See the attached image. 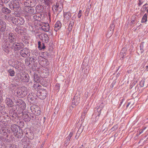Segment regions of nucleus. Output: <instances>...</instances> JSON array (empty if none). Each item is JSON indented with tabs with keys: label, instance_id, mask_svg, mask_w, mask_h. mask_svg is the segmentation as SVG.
<instances>
[{
	"label": "nucleus",
	"instance_id": "obj_1",
	"mask_svg": "<svg viewBox=\"0 0 148 148\" xmlns=\"http://www.w3.org/2000/svg\"><path fill=\"white\" fill-rule=\"evenodd\" d=\"M32 2L30 0H27L24 4L25 7L24 8V10L25 12L30 14H33L34 13V10L32 8L34 6V5L31 4Z\"/></svg>",
	"mask_w": 148,
	"mask_h": 148
},
{
	"label": "nucleus",
	"instance_id": "obj_2",
	"mask_svg": "<svg viewBox=\"0 0 148 148\" xmlns=\"http://www.w3.org/2000/svg\"><path fill=\"white\" fill-rule=\"evenodd\" d=\"M15 106L17 110L20 111V112H22L26 108V104L23 101L19 100L15 103Z\"/></svg>",
	"mask_w": 148,
	"mask_h": 148
},
{
	"label": "nucleus",
	"instance_id": "obj_3",
	"mask_svg": "<svg viewBox=\"0 0 148 148\" xmlns=\"http://www.w3.org/2000/svg\"><path fill=\"white\" fill-rule=\"evenodd\" d=\"M9 6L11 10L16 11L20 7L19 2L17 0H11L9 3Z\"/></svg>",
	"mask_w": 148,
	"mask_h": 148
},
{
	"label": "nucleus",
	"instance_id": "obj_4",
	"mask_svg": "<svg viewBox=\"0 0 148 148\" xmlns=\"http://www.w3.org/2000/svg\"><path fill=\"white\" fill-rule=\"evenodd\" d=\"M17 127L18 128V127L17 125H13L11 126V130L14 133H16V135H18V136H17L18 138H21L23 136V132L20 129H19V132H18Z\"/></svg>",
	"mask_w": 148,
	"mask_h": 148
},
{
	"label": "nucleus",
	"instance_id": "obj_5",
	"mask_svg": "<svg viewBox=\"0 0 148 148\" xmlns=\"http://www.w3.org/2000/svg\"><path fill=\"white\" fill-rule=\"evenodd\" d=\"M47 92L46 90L41 89L38 91L37 96L41 99H44L46 97Z\"/></svg>",
	"mask_w": 148,
	"mask_h": 148
},
{
	"label": "nucleus",
	"instance_id": "obj_6",
	"mask_svg": "<svg viewBox=\"0 0 148 148\" xmlns=\"http://www.w3.org/2000/svg\"><path fill=\"white\" fill-rule=\"evenodd\" d=\"M24 44L22 42H14L12 45L11 48L13 50L18 51L24 47Z\"/></svg>",
	"mask_w": 148,
	"mask_h": 148
},
{
	"label": "nucleus",
	"instance_id": "obj_7",
	"mask_svg": "<svg viewBox=\"0 0 148 148\" xmlns=\"http://www.w3.org/2000/svg\"><path fill=\"white\" fill-rule=\"evenodd\" d=\"M20 54L21 56L25 58L30 56V52L29 49L25 48L20 51Z\"/></svg>",
	"mask_w": 148,
	"mask_h": 148
},
{
	"label": "nucleus",
	"instance_id": "obj_8",
	"mask_svg": "<svg viewBox=\"0 0 148 148\" xmlns=\"http://www.w3.org/2000/svg\"><path fill=\"white\" fill-rule=\"evenodd\" d=\"M30 109L32 112L34 114H36L38 115L40 114L41 111L40 108L38 106L34 105L31 106Z\"/></svg>",
	"mask_w": 148,
	"mask_h": 148
},
{
	"label": "nucleus",
	"instance_id": "obj_9",
	"mask_svg": "<svg viewBox=\"0 0 148 148\" xmlns=\"http://www.w3.org/2000/svg\"><path fill=\"white\" fill-rule=\"evenodd\" d=\"M62 4L61 2H57L56 5H54L52 7L53 10L54 9L55 10L58 11L59 12L62 11Z\"/></svg>",
	"mask_w": 148,
	"mask_h": 148
},
{
	"label": "nucleus",
	"instance_id": "obj_10",
	"mask_svg": "<svg viewBox=\"0 0 148 148\" xmlns=\"http://www.w3.org/2000/svg\"><path fill=\"white\" fill-rule=\"evenodd\" d=\"M9 45L8 43L6 42L4 43L2 46V49L6 54H8L10 51Z\"/></svg>",
	"mask_w": 148,
	"mask_h": 148
},
{
	"label": "nucleus",
	"instance_id": "obj_11",
	"mask_svg": "<svg viewBox=\"0 0 148 148\" xmlns=\"http://www.w3.org/2000/svg\"><path fill=\"white\" fill-rule=\"evenodd\" d=\"M8 40L10 42L13 43L16 41V37L14 34L12 33H10L8 34Z\"/></svg>",
	"mask_w": 148,
	"mask_h": 148
},
{
	"label": "nucleus",
	"instance_id": "obj_12",
	"mask_svg": "<svg viewBox=\"0 0 148 148\" xmlns=\"http://www.w3.org/2000/svg\"><path fill=\"white\" fill-rule=\"evenodd\" d=\"M6 27V24L5 21L0 19V30L1 32L4 31Z\"/></svg>",
	"mask_w": 148,
	"mask_h": 148
},
{
	"label": "nucleus",
	"instance_id": "obj_13",
	"mask_svg": "<svg viewBox=\"0 0 148 148\" xmlns=\"http://www.w3.org/2000/svg\"><path fill=\"white\" fill-rule=\"evenodd\" d=\"M25 28L21 26H17L15 29L16 32L19 34H22L24 32Z\"/></svg>",
	"mask_w": 148,
	"mask_h": 148
},
{
	"label": "nucleus",
	"instance_id": "obj_14",
	"mask_svg": "<svg viewBox=\"0 0 148 148\" xmlns=\"http://www.w3.org/2000/svg\"><path fill=\"white\" fill-rule=\"evenodd\" d=\"M9 63L12 66L16 69L18 67L19 62L17 60H13V61L11 60L9 61Z\"/></svg>",
	"mask_w": 148,
	"mask_h": 148
},
{
	"label": "nucleus",
	"instance_id": "obj_15",
	"mask_svg": "<svg viewBox=\"0 0 148 148\" xmlns=\"http://www.w3.org/2000/svg\"><path fill=\"white\" fill-rule=\"evenodd\" d=\"M61 26L62 24L60 21H57L54 26V30L56 32H57L61 28Z\"/></svg>",
	"mask_w": 148,
	"mask_h": 148
},
{
	"label": "nucleus",
	"instance_id": "obj_16",
	"mask_svg": "<svg viewBox=\"0 0 148 148\" xmlns=\"http://www.w3.org/2000/svg\"><path fill=\"white\" fill-rule=\"evenodd\" d=\"M63 16L65 20H69L71 17V14L69 12H64Z\"/></svg>",
	"mask_w": 148,
	"mask_h": 148
},
{
	"label": "nucleus",
	"instance_id": "obj_17",
	"mask_svg": "<svg viewBox=\"0 0 148 148\" xmlns=\"http://www.w3.org/2000/svg\"><path fill=\"white\" fill-rule=\"evenodd\" d=\"M42 28L44 31L48 32L49 29V25L48 23H44L43 24Z\"/></svg>",
	"mask_w": 148,
	"mask_h": 148
},
{
	"label": "nucleus",
	"instance_id": "obj_18",
	"mask_svg": "<svg viewBox=\"0 0 148 148\" xmlns=\"http://www.w3.org/2000/svg\"><path fill=\"white\" fill-rule=\"evenodd\" d=\"M24 77H23L21 81L23 82H29V77L27 73H25L24 75Z\"/></svg>",
	"mask_w": 148,
	"mask_h": 148
},
{
	"label": "nucleus",
	"instance_id": "obj_19",
	"mask_svg": "<svg viewBox=\"0 0 148 148\" xmlns=\"http://www.w3.org/2000/svg\"><path fill=\"white\" fill-rule=\"evenodd\" d=\"M8 133V130L6 128H2L0 130V133L4 136L6 135Z\"/></svg>",
	"mask_w": 148,
	"mask_h": 148
},
{
	"label": "nucleus",
	"instance_id": "obj_20",
	"mask_svg": "<svg viewBox=\"0 0 148 148\" xmlns=\"http://www.w3.org/2000/svg\"><path fill=\"white\" fill-rule=\"evenodd\" d=\"M140 52L142 53L145 50L147 49V44L144 43H142L140 45Z\"/></svg>",
	"mask_w": 148,
	"mask_h": 148
},
{
	"label": "nucleus",
	"instance_id": "obj_21",
	"mask_svg": "<svg viewBox=\"0 0 148 148\" xmlns=\"http://www.w3.org/2000/svg\"><path fill=\"white\" fill-rule=\"evenodd\" d=\"M42 40L46 43H47L49 40V37L47 34H44L41 35Z\"/></svg>",
	"mask_w": 148,
	"mask_h": 148
},
{
	"label": "nucleus",
	"instance_id": "obj_22",
	"mask_svg": "<svg viewBox=\"0 0 148 148\" xmlns=\"http://www.w3.org/2000/svg\"><path fill=\"white\" fill-rule=\"evenodd\" d=\"M21 93L24 95H26L27 93V88L25 86H23L21 88Z\"/></svg>",
	"mask_w": 148,
	"mask_h": 148
},
{
	"label": "nucleus",
	"instance_id": "obj_23",
	"mask_svg": "<svg viewBox=\"0 0 148 148\" xmlns=\"http://www.w3.org/2000/svg\"><path fill=\"white\" fill-rule=\"evenodd\" d=\"M25 21L24 19L21 17H18V25H22L24 24Z\"/></svg>",
	"mask_w": 148,
	"mask_h": 148
},
{
	"label": "nucleus",
	"instance_id": "obj_24",
	"mask_svg": "<svg viewBox=\"0 0 148 148\" xmlns=\"http://www.w3.org/2000/svg\"><path fill=\"white\" fill-rule=\"evenodd\" d=\"M36 60V58L34 56L30 57L29 58L30 64V63L34 64Z\"/></svg>",
	"mask_w": 148,
	"mask_h": 148
},
{
	"label": "nucleus",
	"instance_id": "obj_25",
	"mask_svg": "<svg viewBox=\"0 0 148 148\" xmlns=\"http://www.w3.org/2000/svg\"><path fill=\"white\" fill-rule=\"evenodd\" d=\"M22 75L23 74L21 73H18L16 74V76L15 77L16 79L17 80H22V79L23 78V76Z\"/></svg>",
	"mask_w": 148,
	"mask_h": 148
},
{
	"label": "nucleus",
	"instance_id": "obj_26",
	"mask_svg": "<svg viewBox=\"0 0 148 148\" xmlns=\"http://www.w3.org/2000/svg\"><path fill=\"white\" fill-rule=\"evenodd\" d=\"M40 77L37 74H35L34 76V81L37 82H38L40 81Z\"/></svg>",
	"mask_w": 148,
	"mask_h": 148
},
{
	"label": "nucleus",
	"instance_id": "obj_27",
	"mask_svg": "<svg viewBox=\"0 0 148 148\" xmlns=\"http://www.w3.org/2000/svg\"><path fill=\"white\" fill-rule=\"evenodd\" d=\"M23 117L25 121H29L30 120V118L27 114H23Z\"/></svg>",
	"mask_w": 148,
	"mask_h": 148
},
{
	"label": "nucleus",
	"instance_id": "obj_28",
	"mask_svg": "<svg viewBox=\"0 0 148 148\" xmlns=\"http://www.w3.org/2000/svg\"><path fill=\"white\" fill-rule=\"evenodd\" d=\"M147 21V15L145 14L143 17L142 20L141 21L142 23L146 22Z\"/></svg>",
	"mask_w": 148,
	"mask_h": 148
},
{
	"label": "nucleus",
	"instance_id": "obj_29",
	"mask_svg": "<svg viewBox=\"0 0 148 148\" xmlns=\"http://www.w3.org/2000/svg\"><path fill=\"white\" fill-rule=\"evenodd\" d=\"M12 21L13 23L16 25H18V17L14 18L12 19Z\"/></svg>",
	"mask_w": 148,
	"mask_h": 148
},
{
	"label": "nucleus",
	"instance_id": "obj_30",
	"mask_svg": "<svg viewBox=\"0 0 148 148\" xmlns=\"http://www.w3.org/2000/svg\"><path fill=\"white\" fill-rule=\"evenodd\" d=\"M8 72L10 74V76L12 77L14 76L15 72L13 70L10 69L8 70Z\"/></svg>",
	"mask_w": 148,
	"mask_h": 148
},
{
	"label": "nucleus",
	"instance_id": "obj_31",
	"mask_svg": "<svg viewBox=\"0 0 148 148\" xmlns=\"http://www.w3.org/2000/svg\"><path fill=\"white\" fill-rule=\"evenodd\" d=\"M45 4L48 5L52 3V0H43Z\"/></svg>",
	"mask_w": 148,
	"mask_h": 148
},
{
	"label": "nucleus",
	"instance_id": "obj_32",
	"mask_svg": "<svg viewBox=\"0 0 148 148\" xmlns=\"http://www.w3.org/2000/svg\"><path fill=\"white\" fill-rule=\"evenodd\" d=\"M9 148H19L18 146L15 144H10L9 146Z\"/></svg>",
	"mask_w": 148,
	"mask_h": 148
},
{
	"label": "nucleus",
	"instance_id": "obj_33",
	"mask_svg": "<svg viewBox=\"0 0 148 148\" xmlns=\"http://www.w3.org/2000/svg\"><path fill=\"white\" fill-rule=\"evenodd\" d=\"M144 84H145V80L144 79H142V80L140 82V85L141 87H143L144 86Z\"/></svg>",
	"mask_w": 148,
	"mask_h": 148
},
{
	"label": "nucleus",
	"instance_id": "obj_34",
	"mask_svg": "<svg viewBox=\"0 0 148 148\" xmlns=\"http://www.w3.org/2000/svg\"><path fill=\"white\" fill-rule=\"evenodd\" d=\"M148 6V4L146 3L144 4L143 6V8L144 10H146Z\"/></svg>",
	"mask_w": 148,
	"mask_h": 148
},
{
	"label": "nucleus",
	"instance_id": "obj_35",
	"mask_svg": "<svg viewBox=\"0 0 148 148\" xmlns=\"http://www.w3.org/2000/svg\"><path fill=\"white\" fill-rule=\"evenodd\" d=\"M82 11L81 10H80L79 11L78 13L77 14V16L78 17V18H80L82 16Z\"/></svg>",
	"mask_w": 148,
	"mask_h": 148
},
{
	"label": "nucleus",
	"instance_id": "obj_36",
	"mask_svg": "<svg viewBox=\"0 0 148 148\" xmlns=\"http://www.w3.org/2000/svg\"><path fill=\"white\" fill-rule=\"evenodd\" d=\"M73 134V133L72 132H71L68 136H67V138L68 139H69V140L71 138V137L72 136Z\"/></svg>",
	"mask_w": 148,
	"mask_h": 148
},
{
	"label": "nucleus",
	"instance_id": "obj_37",
	"mask_svg": "<svg viewBox=\"0 0 148 148\" xmlns=\"http://www.w3.org/2000/svg\"><path fill=\"white\" fill-rule=\"evenodd\" d=\"M41 43L40 41H39L38 42V48L40 50H41L42 49V47H41Z\"/></svg>",
	"mask_w": 148,
	"mask_h": 148
},
{
	"label": "nucleus",
	"instance_id": "obj_38",
	"mask_svg": "<svg viewBox=\"0 0 148 148\" xmlns=\"http://www.w3.org/2000/svg\"><path fill=\"white\" fill-rule=\"evenodd\" d=\"M31 136H30L29 138V139H32L34 138V136L33 134H31Z\"/></svg>",
	"mask_w": 148,
	"mask_h": 148
},
{
	"label": "nucleus",
	"instance_id": "obj_39",
	"mask_svg": "<svg viewBox=\"0 0 148 148\" xmlns=\"http://www.w3.org/2000/svg\"><path fill=\"white\" fill-rule=\"evenodd\" d=\"M139 3H138V5L140 6L141 4H142L143 2L141 1V0H138Z\"/></svg>",
	"mask_w": 148,
	"mask_h": 148
},
{
	"label": "nucleus",
	"instance_id": "obj_40",
	"mask_svg": "<svg viewBox=\"0 0 148 148\" xmlns=\"http://www.w3.org/2000/svg\"><path fill=\"white\" fill-rule=\"evenodd\" d=\"M130 103H131L130 102H129L128 103L127 105L126 106V107L127 108L128 107V106H129L130 105Z\"/></svg>",
	"mask_w": 148,
	"mask_h": 148
},
{
	"label": "nucleus",
	"instance_id": "obj_41",
	"mask_svg": "<svg viewBox=\"0 0 148 148\" xmlns=\"http://www.w3.org/2000/svg\"><path fill=\"white\" fill-rule=\"evenodd\" d=\"M146 70H147V71H148V65L147 66H146Z\"/></svg>",
	"mask_w": 148,
	"mask_h": 148
},
{
	"label": "nucleus",
	"instance_id": "obj_42",
	"mask_svg": "<svg viewBox=\"0 0 148 148\" xmlns=\"http://www.w3.org/2000/svg\"><path fill=\"white\" fill-rule=\"evenodd\" d=\"M28 61V59H25V62L26 63V62H27V61Z\"/></svg>",
	"mask_w": 148,
	"mask_h": 148
},
{
	"label": "nucleus",
	"instance_id": "obj_43",
	"mask_svg": "<svg viewBox=\"0 0 148 148\" xmlns=\"http://www.w3.org/2000/svg\"><path fill=\"white\" fill-rule=\"evenodd\" d=\"M70 26L71 27H72L73 26L72 24H71V23H70L69 24V26Z\"/></svg>",
	"mask_w": 148,
	"mask_h": 148
},
{
	"label": "nucleus",
	"instance_id": "obj_44",
	"mask_svg": "<svg viewBox=\"0 0 148 148\" xmlns=\"http://www.w3.org/2000/svg\"><path fill=\"white\" fill-rule=\"evenodd\" d=\"M45 48V46H44V45H43V47H42V49H44Z\"/></svg>",
	"mask_w": 148,
	"mask_h": 148
},
{
	"label": "nucleus",
	"instance_id": "obj_45",
	"mask_svg": "<svg viewBox=\"0 0 148 148\" xmlns=\"http://www.w3.org/2000/svg\"><path fill=\"white\" fill-rule=\"evenodd\" d=\"M1 1H2V2H3L4 3H5V0H1Z\"/></svg>",
	"mask_w": 148,
	"mask_h": 148
},
{
	"label": "nucleus",
	"instance_id": "obj_46",
	"mask_svg": "<svg viewBox=\"0 0 148 148\" xmlns=\"http://www.w3.org/2000/svg\"><path fill=\"white\" fill-rule=\"evenodd\" d=\"M7 104L8 105H10V103H8V102H7Z\"/></svg>",
	"mask_w": 148,
	"mask_h": 148
},
{
	"label": "nucleus",
	"instance_id": "obj_47",
	"mask_svg": "<svg viewBox=\"0 0 148 148\" xmlns=\"http://www.w3.org/2000/svg\"><path fill=\"white\" fill-rule=\"evenodd\" d=\"M8 100L10 101V99H7V101H8Z\"/></svg>",
	"mask_w": 148,
	"mask_h": 148
},
{
	"label": "nucleus",
	"instance_id": "obj_48",
	"mask_svg": "<svg viewBox=\"0 0 148 148\" xmlns=\"http://www.w3.org/2000/svg\"><path fill=\"white\" fill-rule=\"evenodd\" d=\"M143 132V131H142L141 132H140V134H141V133H142V132Z\"/></svg>",
	"mask_w": 148,
	"mask_h": 148
},
{
	"label": "nucleus",
	"instance_id": "obj_49",
	"mask_svg": "<svg viewBox=\"0 0 148 148\" xmlns=\"http://www.w3.org/2000/svg\"><path fill=\"white\" fill-rule=\"evenodd\" d=\"M9 10V12L8 11V13H10V10Z\"/></svg>",
	"mask_w": 148,
	"mask_h": 148
},
{
	"label": "nucleus",
	"instance_id": "obj_50",
	"mask_svg": "<svg viewBox=\"0 0 148 148\" xmlns=\"http://www.w3.org/2000/svg\"><path fill=\"white\" fill-rule=\"evenodd\" d=\"M6 10H8V8H6V9H5V10H6Z\"/></svg>",
	"mask_w": 148,
	"mask_h": 148
},
{
	"label": "nucleus",
	"instance_id": "obj_51",
	"mask_svg": "<svg viewBox=\"0 0 148 148\" xmlns=\"http://www.w3.org/2000/svg\"><path fill=\"white\" fill-rule=\"evenodd\" d=\"M38 87H39L40 86H39V85H38Z\"/></svg>",
	"mask_w": 148,
	"mask_h": 148
}]
</instances>
